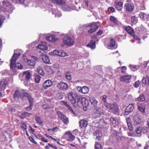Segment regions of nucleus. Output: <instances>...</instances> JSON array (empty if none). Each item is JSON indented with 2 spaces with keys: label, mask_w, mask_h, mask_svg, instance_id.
<instances>
[{
  "label": "nucleus",
  "mask_w": 149,
  "mask_h": 149,
  "mask_svg": "<svg viewBox=\"0 0 149 149\" xmlns=\"http://www.w3.org/2000/svg\"><path fill=\"white\" fill-rule=\"evenodd\" d=\"M68 98L74 106H77L80 101L81 97L78 96L75 93L71 92L68 93Z\"/></svg>",
  "instance_id": "f257e3e1"
},
{
  "label": "nucleus",
  "mask_w": 149,
  "mask_h": 149,
  "mask_svg": "<svg viewBox=\"0 0 149 149\" xmlns=\"http://www.w3.org/2000/svg\"><path fill=\"white\" fill-rule=\"evenodd\" d=\"M20 54L19 53L15 54L14 53L10 60V68L13 69L15 67H17L19 69H22L23 67L22 65L19 63H16V61L17 60Z\"/></svg>",
  "instance_id": "f03ea898"
},
{
  "label": "nucleus",
  "mask_w": 149,
  "mask_h": 149,
  "mask_svg": "<svg viewBox=\"0 0 149 149\" xmlns=\"http://www.w3.org/2000/svg\"><path fill=\"white\" fill-rule=\"evenodd\" d=\"M24 93H26L27 94H30L24 91L18 90H16L15 91L13 94V98L17 101H18L21 99L24 100V97H26V95H24Z\"/></svg>",
  "instance_id": "7ed1b4c3"
},
{
  "label": "nucleus",
  "mask_w": 149,
  "mask_h": 149,
  "mask_svg": "<svg viewBox=\"0 0 149 149\" xmlns=\"http://www.w3.org/2000/svg\"><path fill=\"white\" fill-rule=\"evenodd\" d=\"M3 6L5 7V11H6L11 13L14 9V7L7 0H4L3 1Z\"/></svg>",
  "instance_id": "20e7f679"
},
{
  "label": "nucleus",
  "mask_w": 149,
  "mask_h": 149,
  "mask_svg": "<svg viewBox=\"0 0 149 149\" xmlns=\"http://www.w3.org/2000/svg\"><path fill=\"white\" fill-rule=\"evenodd\" d=\"M105 111L101 108H96L95 109L92 114L93 116L95 119L100 117L101 115L104 114Z\"/></svg>",
  "instance_id": "39448f33"
},
{
  "label": "nucleus",
  "mask_w": 149,
  "mask_h": 149,
  "mask_svg": "<svg viewBox=\"0 0 149 149\" xmlns=\"http://www.w3.org/2000/svg\"><path fill=\"white\" fill-rule=\"evenodd\" d=\"M64 3L62 4H60L62 9L65 11H70L72 10H77L75 6L71 4L70 6L66 4V0H64Z\"/></svg>",
  "instance_id": "423d86ee"
},
{
  "label": "nucleus",
  "mask_w": 149,
  "mask_h": 149,
  "mask_svg": "<svg viewBox=\"0 0 149 149\" xmlns=\"http://www.w3.org/2000/svg\"><path fill=\"white\" fill-rule=\"evenodd\" d=\"M31 77V74L28 71L21 73L19 75V78L21 81H29Z\"/></svg>",
  "instance_id": "0eeeda50"
},
{
  "label": "nucleus",
  "mask_w": 149,
  "mask_h": 149,
  "mask_svg": "<svg viewBox=\"0 0 149 149\" xmlns=\"http://www.w3.org/2000/svg\"><path fill=\"white\" fill-rule=\"evenodd\" d=\"M63 42L65 45L69 46L72 45L74 44V40L70 36L67 35L63 38Z\"/></svg>",
  "instance_id": "6e6552de"
},
{
  "label": "nucleus",
  "mask_w": 149,
  "mask_h": 149,
  "mask_svg": "<svg viewBox=\"0 0 149 149\" xmlns=\"http://www.w3.org/2000/svg\"><path fill=\"white\" fill-rule=\"evenodd\" d=\"M64 137L66 141L70 142H72L75 139V136L72 134L70 131L66 132L64 135Z\"/></svg>",
  "instance_id": "1a4fd4ad"
},
{
  "label": "nucleus",
  "mask_w": 149,
  "mask_h": 149,
  "mask_svg": "<svg viewBox=\"0 0 149 149\" xmlns=\"http://www.w3.org/2000/svg\"><path fill=\"white\" fill-rule=\"evenodd\" d=\"M57 113L58 117L62 120L64 124L67 125L69 122L68 118H67L60 111H57Z\"/></svg>",
  "instance_id": "9d476101"
},
{
  "label": "nucleus",
  "mask_w": 149,
  "mask_h": 149,
  "mask_svg": "<svg viewBox=\"0 0 149 149\" xmlns=\"http://www.w3.org/2000/svg\"><path fill=\"white\" fill-rule=\"evenodd\" d=\"M56 86L60 90L63 91H66L68 88V85L63 82H60L57 83Z\"/></svg>",
  "instance_id": "9b49d317"
},
{
  "label": "nucleus",
  "mask_w": 149,
  "mask_h": 149,
  "mask_svg": "<svg viewBox=\"0 0 149 149\" xmlns=\"http://www.w3.org/2000/svg\"><path fill=\"white\" fill-rule=\"evenodd\" d=\"M134 6L133 5L130 3H125L124 5V8L127 12L131 13L134 10Z\"/></svg>",
  "instance_id": "f8f14e48"
},
{
  "label": "nucleus",
  "mask_w": 149,
  "mask_h": 149,
  "mask_svg": "<svg viewBox=\"0 0 149 149\" xmlns=\"http://www.w3.org/2000/svg\"><path fill=\"white\" fill-rule=\"evenodd\" d=\"M24 95H26V97L28 98L30 104V106L26 107V109L27 110H31L32 106L33 105V99L31 97L30 94H27L26 93H24Z\"/></svg>",
  "instance_id": "ddd939ff"
},
{
  "label": "nucleus",
  "mask_w": 149,
  "mask_h": 149,
  "mask_svg": "<svg viewBox=\"0 0 149 149\" xmlns=\"http://www.w3.org/2000/svg\"><path fill=\"white\" fill-rule=\"evenodd\" d=\"M137 106L139 110L141 112L144 113H145V109L146 106H149V103H147L146 104L144 103H137Z\"/></svg>",
  "instance_id": "4468645a"
},
{
  "label": "nucleus",
  "mask_w": 149,
  "mask_h": 149,
  "mask_svg": "<svg viewBox=\"0 0 149 149\" xmlns=\"http://www.w3.org/2000/svg\"><path fill=\"white\" fill-rule=\"evenodd\" d=\"M8 84V81L6 79H0V91H3L5 89Z\"/></svg>",
  "instance_id": "2eb2a0df"
},
{
  "label": "nucleus",
  "mask_w": 149,
  "mask_h": 149,
  "mask_svg": "<svg viewBox=\"0 0 149 149\" xmlns=\"http://www.w3.org/2000/svg\"><path fill=\"white\" fill-rule=\"evenodd\" d=\"M133 121L134 125H138L141 123L142 120L139 116L136 115L134 116Z\"/></svg>",
  "instance_id": "dca6fc26"
},
{
  "label": "nucleus",
  "mask_w": 149,
  "mask_h": 149,
  "mask_svg": "<svg viewBox=\"0 0 149 149\" xmlns=\"http://www.w3.org/2000/svg\"><path fill=\"white\" fill-rule=\"evenodd\" d=\"M114 5L117 10L119 11L122 10L123 5V2L121 1H116L114 3Z\"/></svg>",
  "instance_id": "f3484780"
},
{
  "label": "nucleus",
  "mask_w": 149,
  "mask_h": 149,
  "mask_svg": "<svg viewBox=\"0 0 149 149\" xmlns=\"http://www.w3.org/2000/svg\"><path fill=\"white\" fill-rule=\"evenodd\" d=\"M134 109V104H130L126 108L125 111V114L126 115H128L132 112Z\"/></svg>",
  "instance_id": "a211bd4d"
},
{
  "label": "nucleus",
  "mask_w": 149,
  "mask_h": 149,
  "mask_svg": "<svg viewBox=\"0 0 149 149\" xmlns=\"http://www.w3.org/2000/svg\"><path fill=\"white\" fill-rule=\"evenodd\" d=\"M52 82L50 80L45 81L43 84V86L45 89L52 86Z\"/></svg>",
  "instance_id": "6ab92c4d"
},
{
  "label": "nucleus",
  "mask_w": 149,
  "mask_h": 149,
  "mask_svg": "<svg viewBox=\"0 0 149 149\" xmlns=\"http://www.w3.org/2000/svg\"><path fill=\"white\" fill-rule=\"evenodd\" d=\"M80 101L84 107H86L88 106L89 103L88 101L85 98L81 97Z\"/></svg>",
  "instance_id": "aec40b11"
},
{
  "label": "nucleus",
  "mask_w": 149,
  "mask_h": 149,
  "mask_svg": "<svg viewBox=\"0 0 149 149\" xmlns=\"http://www.w3.org/2000/svg\"><path fill=\"white\" fill-rule=\"evenodd\" d=\"M98 26L95 24H92L91 26L90 30H88V32L90 33L95 31L98 29Z\"/></svg>",
  "instance_id": "412c9836"
},
{
  "label": "nucleus",
  "mask_w": 149,
  "mask_h": 149,
  "mask_svg": "<svg viewBox=\"0 0 149 149\" xmlns=\"http://www.w3.org/2000/svg\"><path fill=\"white\" fill-rule=\"evenodd\" d=\"M131 75H126L120 77V80L122 81L128 82L131 77Z\"/></svg>",
  "instance_id": "4be33fe9"
},
{
  "label": "nucleus",
  "mask_w": 149,
  "mask_h": 149,
  "mask_svg": "<svg viewBox=\"0 0 149 149\" xmlns=\"http://www.w3.org/2000/svg\"><path fill=\"white\" fill-rule=\"evenodd\" d=\"M124 28L126 31L131 35H133L134 33V31L133 29L129 26H124Z\"/></svg>",
  "instance_id": "5701e85b"
},
{
  "label": "nucleus",
  "mask_w": 149,
  "mask_h": 149,
  "mask_svg": "<svg viewBox=\"0 0 149 149\" xmlns=\"http://www.w3.org/2000/svg\"><path fill=\"white\" fill-rule=\"evenodd\" d=\"M89 99L91 104L95 107L97 106L98 101L95 97L92 96H90L89 97Z\"/></svg>",
  "instance_id": "b1692460"
},
{
  "label": "nucleus",
  "mask_w": 149,
  "mask_h": 149,
  "mask_svg": "<svg viewBox=\"0 0 149 149\" xmlns=\"http://www.w3.org/2000/svg\"><path fill=\"white\" fill-rule=\"evenodd\" d=\"M38 47L42 50H47L48 49L46 44L45 42H42L41 44L38 45Z\"/></svg>",
  "instance_id": "393cba45"
},
{
  "label": "nucleus",
  "mask_w": 149,
  "mask_h": 149,
  "mask_svg": "<svg viewBox=\"0 0 149 149\" xmlns=\"http://www.w3.org/2000/svg\"><path fill=\"white\" fill-rule=\"evenodd\" d=\"M79 127L81 128H82L83 127H86L88 125L87 121L86 120H81L79 123Z\"/></svg>",
  "instance_id": "a878e982"
},
{
  "label": "nucleus",
  "mask_w": 149,
  "mask_h": 149,
  "mask_svg": "<svg viewBox=\"0 0 149 149\" xmlns=\"http://www.w3.org/2000/svg\"><path fill=\"white\" fill-rule=\"evenodd\" d=\"M142 82L143 84L144 85L147 84L149 86V77L146 75V76L143 77L142 80Z\"/></svg>",
  "instance_id": "bb28decb"
},
{
  "label": "nucleus",
  "mask_w": 149,
  "mask_h": 149,
  "mask_svg": "<svg viewBox=\"0 0 149 149\" xmlns=\"http://www.w3.org/2000/svg\"><path fill=\"white\" fill-rule=\"evenodd\" d=\"M95 135L96 136V140H99L102 136V134L100 131L99 130H96L95 133Z\"/></svg>",
  "instance_id": "cd10ccee"
},
{
  "label": "nucleus",
  "mask_w": 149,
  "mask_h": 149,
  "mask_svg": "<svg viewBox=\"0 0 149 149\" xmlns=\"http://www.w3.org/2000/svg\"><path fill=\"white\" fill-rule=\"evenodd\" d=\"M118 109V107L116 103H114L113 104H111L110 109L114 112L115 111L117 112Z\"/></svg>",
  "instance_id": "c85d7f7f"
},
{
  "label": "nucleus",
  "mask_w": 149,
  "mask_h": 149,
  "mask_svg": "<svg viewBox=\"0 0 149 149\" xmlns=\"http://www.w3.org/2000/svg\"><path fill=\"white\" fill-rule=\"evenodd\" d=\"M126 120L129 130H131L132 128L131 119L130 118H126Z\"/></svg>",
  "instance_id": "c756f323"
},
{
  "label": "nucleus",
  "mask_w": 149,
  "mask_h": 149,
  "mask_svg": "<svg viewBox=\"0 0 149 149\" xmlns=\"http://www.w3.org/2000/svg\"><path fill=\"white\" fill-rule=\"evenodd\" d=\"M61 102L67 108H68V109L70 111H71L72 113L74 114V113L72 109V108L68 104L67 102L64 101H61Z\"/></svg>",
  "instance_id": "7c9ffc66"
},
{
  "label": "nucleus",
  "mask_w": 149,
  "mask_h": 149,
  "mask_svg": "<svg viewBox=\"0 0 149 149\" xmlns=\"http://www.w3.org/2000/svg\"><path fill=\"white\" fill-rule=\"evenodd\" d=\"M145 100V96L144 94L140 95L139 96L135 99V101L142 102Z\"/></svg>",
  "instance_id": "2f4dec72"
},
{
  "label": "nucleus",
  "mask_w": 149,
  "mask_h": 149,
  "mask_svg": "<svg viewBox=\"0 0 149 149\" xmlns=\"http://www.w3.org/2000/svg\"><path fill=\"white\" fill-rule=\"evenodd\" d=\"M87 46L91 49H94L95 47V41L92 40H91L90 42L87 45Z\"/></svg>",
  "instance_id": "473e14b6"
},
{
  "label": "nucleus",
  "mask_w": 149,
  "mask_h": 149,
  "mask_svg": "<svg viewBox=\"0 0 149 149\" xmlns=\"http://www.w3.org/2000/svg\"><path fill=\"white\" fill-rule=\"evenodd\" d=\"M42 61L45 63H48L50 61L48 56L46 55H42Z\"/></svg>",
  "instance_id": "72a5a7b5"
},
{
  "label": "nucleus",
  "mask_w": 149,
  "mask_h": 149,
  "mask_svg": "<svg viewBox=\"0 0 149 149\" xmlns=\"http://www.w3.org/2000/svg\"><path fill=\"white\" fill-rule=\"evenodd\" d=\"M110 21L113 23L115 25H117L118 22L117 19L113 16H111L110 17Z\"/></svg>",
  "instance_id": "f704fd0d"
},
{
  "label": "nucleus",
  "mask_w": 149,
  "mask_h": 149,
  "mask_svg": "<svg viewBox=\"0 0 149 149\" xmlns=\"http://www.w3.org/2000/svg\"><path fill=\"white\" fill-rule=\"evenodd\" d=\"M37 71L39 74L42 75H43L45 74L43 68L40 66H38V67Z\"/></svg>",
  "instance_id": "c9c22d12"
},
{
  "label": "nucleus",
  "mask_w": 149,
  "mask_h": 149,
  "mask_svg": "<svg viewBox=\"0 0 149 149\" xmlns=\"http://www.w3.org/2000/svg\"><path fill=\"white\" fill-rule=\"evenodd\" d=\"M27 62V64L30 66L33 67L34 66L35 63L34 61L32 60H28L26 59V61H25V62Z\"/></svg>",
  "instance_id": "e433bc0d"
},
{
  "label": "nucleus",
  "mask_w": 149,
  "mask_h": 149,
  "mask_svg": "<svg viewBox=\"0 0 149 149\" xmlns=\"http://www.w3.org/2000/svg\"><path fill=\"white\" fill-rule=\"evenodd\" d=\"M139 16L141 19L144 20H145L148 17V16L146 14L143 12L140 13L139 15Z\"/></svg>",
  "instance_id": "4c0bfd02"
},
{
  "label": "nucleus",
  "mask_w": 149,
  "mask_h": 149,
  "mask_svg": "<svg viewBox=\"0 0 149 149\" xmlns=\"http://www.w3.org/2000/svg\"><path fill=\"white\" fill-rule=\"evenodd\" d=\"M110 120L111 122L113 124H115L116 125H118V121L117 119L116 118L113 117H111L110 118Z\"/></svg>",
  "instance_id": "58836bf2"
},
{
  "label": "nucleus",
  "mask_w": 149,
  "mask_h": 149,
  "mask_svg": "<svg viewBox=\"0 0 149 149\" xmlns=\"http://www.w3.org/2000/svg\"><path fill=\"white\" fill-rule=\"evenodd\" d=\"M50 1L58 5L62 4L64 3V0H50Z\"/></svg>",
  "instance_id": "ea45409f"
},
{
  "label": "nucleus",
  "mask_w": 149,
  "mask_h": 149,
  "mask_svg": "<svg viewBox=\"0 0 149 149\" xmlns=\"http://www.w3.org/2000/svg\"><path fill=\"white\" fill-rule=\"evenodd\" d=\"M129 67L133 71L137 70L140 68V66L139 65H129Z\"/></svg>",
  "instance_id": "a19ab883"
},
{
  "label": "nucleus",
  "mask_w": 149,
  "mask_h": 149,
  "mask_svg": "<svg viewBox=\"0 0 149 149\" xmlns=\"http://www.w3.org/2000/svg\"><path fill=\"white\" fill-rule=\"evenodd\" d=\"M48 145L45 146L44 148L45 149H49V147L52 148L53 149H57V147L55 146H53L52 144L50 143H48Z\"/></svg>",
  "instance_id": "79ce46f5"
},
{
  "label": "nucleus",
  "mask_w": 149,
  "mask_h": 149,
  "mask_svg": "<svg viewBox=\"0 0 149 149\" xmlns=\"http://www.w3.org/2000/svg\"><path fill=\"white\" fill-rule=\"evenodd\" d=\"M89 91L88 88L86 86H84L82 88L81 93L86 94Z\"/></svg>",
  "instance_id": "37998d69"
},
{
  "label": "nucleus",
  "mask_w": 149,
  "mask_h": 149,
  "mask_svg": "<svg viewBox=\"0 0 149 149\" xmlns=\"http://www.w3.org/2000/svg\"><path fill=\"white\" fill-rule=\"evenodd\" d=\"M46 39L47 40L51 42H53L57 39H56L54 36H47L46 37Z\"/></svg>",
  "instance_id": "c03bdc74"
},
{
  "label": "nucleus",
  "mask_w": 149,
  "mask_h": 149,
  "mask_svg": "<svg viewBox=\"0 0 149 149\" xmlns=\"http://www.w3.org/2000/svg\"><path fill=\"white\" fill-rule=\"evenodd\" d=\"M142 127H139L136 128L135 132L137 134L139 135V136L141 135V133L142 132Z\"/></svg>",
  "instance_id": "a18cd8bd"
},
{
  "label": "nucleus",
  "mask_w": 149,
  "mask_h": 149,
  "mask_svg": "<svg viewBox=\"0 0 149 149\" xmlns=\"http://www.w3.org/2000/svg\"><path fill=\"white\" fill-rule=\"evenodd\" d=\"M52 14L55 15V17H60L61 15V14L60 12L57 10H55L54 12H52Z\"/></svg>",
  "instance_id": "49530a36"
},
{
  "label": "nucleus",
  "mask_w": 149,
  "mask_h": 149,
  "mask_svg": "<svg viewBox=\"0 0 149 149\" xmlns=\"http://www.w3.org/2000/svg\"><path fill=\"white\" fill-rule=\"evenodd\" d=\"M115 40L113 39H111L110 40L109 46L110 47H113L115 45Z\"/></svg>",
  "instance_id": "de8ad7c7"
},
{
  "label": "nucleus",
  "mask_w": 149,
  "mask_h": 149,
  "mask_svg": "<svg viewBox=\"0 0 149 149\" xmlns=\"http://www.w3.org/2000/svg\"><path fill=\"white\" fill-rule=\"evenodd\" d=\"M61 51V50H55L53 51V53L54 55H56L58 56H60Z\"/></svg>",
  "instance_id": "09e8293b"
},
{
  "label": "nucleus",
  "mask_w": 149,
  "mask_h": 149,
  "mask_svg": "<svg viewBox=\"0 0 149 149\" xmlns=\"http://www.w3.org/2000/svg\"><path fill=\"white\" fill-rule=\"evenodd\" d=\"M95 149H102L101 145L97 142H96L95 144Z\"/></svg>",
  "instance_id": "8fccbe9b"
},
{
  "label": "nucleus",
  "mask_w": 149,
  "mask_h": 149,
  "mask_svg": "<svg viewBox=\"0 0 149 149\" xmlns=\"http://www.w3.org/2000/svg\"><path fill=\"white\" fill-rule=\"evenodd\" d=\"M40 77L38 75H36L35 77V81L37 83H39L40 79Z\"/></svg>",
  "instance_id": "3c124183"
},
{
  "label": "nucleus",
  "mask_w": 149,
  "mask_h": 149,
  "mask_svg": "<svg viewBox=\"0 0 149 149\" xmlns=\"http://www.w3.org/2000/svg\"><path fill=\"white\" fill-rule=\"evenodd\" d=\"M131 22L134 24H135L137 22V20L136 19L135 16H132L131 17Z\"/></svg>",
  "instance_id": "603ef678"
},
{
  "label": "nucleus",
  "mask_w": 149,
  "mask_h": 149,
  "mask_svg": "<svg viewBox=\"0 0 149 149\" xmlns=\"http://www.w3.org/2000/svg\"><path fill=\"white\" fill-rule=\"evenodd\" d=\"M13 2L15 3H24V0H12Z\"/></svg>",
  "instance_id": "864d4df0"
},
{
  "label": "nucleus",
  "mask_w": 149,
  "mask_h": 149,
  "mask_svg": "<svg viewBox=\"0 0 149 149\" xmlns=\"http://www.w3.org/2000/svg\"><path fill=\"white\" fill-rule=\"evenodd\" d=\"M35 119L37 123H39L40 124H42V122L41 121L40 117H36L35 118Z\"/></svg>",
  "instance_id": "5fc2aeb1"
},
{
  "label": "nucleus",
  "mask_w": 149,
  "mask_h": 149,
  "mask_svg": "<svg viewBox=\"0 0 149 149\" xmlns=\"http://www.w3.org/2000/svg\"><path fill=\"white\" fill-rule=\"evenodd\" d=\"M102 97V100L104 102V103H106L107 102V96L105 95H104Z\"/></svg>",
  "instance_id": "6e6d98bb"
},
{
  "label": "nucleus",
  "mask_w": 149,
  "mask_h": 149,
  "mask_svg": "<svg viewBox=\"0 0 149 149\" xmlns=\"http://www.w3.org/2000/svg\"><path fill=\"white\" fill-rule=\"evenodd\" d=\"M61 52L60 56L65 57L68 56L67 54L64 51L61 50Z\"/></svg>",
  "instance_id": "4d7b16f0"
},
{
  "label": "nucleus",
  "mask_w": 149,
  "mask_h": 149,
  "mask_svg": "<svg viewBox=\"0 0 149 149\" xmlns=\"http://www.w3.org/2000/svg\"><path fill=\"white\" fill-rule=\"evenodd\" d=\"M21 127L22 129H23L24 131L26 130L27 127L25 123H22L21 126Z\"/></svg>",
  "instance_id": "13d9d810"
},
{
  "label": "nucleus",
  "mask_w": 149,
  "mask_h": 149,
  "mask_svg": "<svg viewBox=\"0 0 149 149\" xmlns=\"http://www.w3.org/2000/svg\"><path fill=\"white\" fill-rule=\"evenodd\" d=\"M4 19V17L2 15H0V26L2 25Z\"/></svg>",
  "instance_id": "bf43d9fd"
},
{
  "label": "nucleus",
  "mask_w": 149,
  "mask_h": 149,
  "mask_svg": "<svg viewBox=\"0 0 149 149\" xmlns=\"http://www.w3.org/2000/svg\"><path fill=\"white\" fill-rule=\"evenodd\" d=\"M83 5H84V8H87V7L88 6V1L87 0H85L83 3Z\"/></svg>",
  "instance_id": "052dcab7"
},
{
  "label": "nucleus",
  "mask_w": 149,
  "mask_h": 149,
  "mask_svg": "<svg viewBox=\"0 0 149 149\" xmlns=\"http://www.w3.org/2000/svg\"><path fill=\"white\" fill-rule=\"evenodd\" d=\"M140 84V81H136L134 84V86L135 87L137 88L138 87Z\"/></svg>",
  "instance_id": "680f3d73"
},
{
  "label": "nucleus",
  "mask_w": 149,
  "mask_h": 149,
  "mask_svg": "<svg viewBox=\"0 0 149 149\" xmlns=\"http://www.w3.org/2000/svg\"><path fill=\"white\" fill-rule=\"evenodd\" d=\"M111 104L108 103L107 102L104 103V105L106 106V107L109 109H110Z\"/></svg>",
  "instance_id": "e2e57ef3"
},
{
  "label": "nucleus",
  "mask_w": 149,
  "mask_h": 149,
  "mask_svg": "<svg viewBox=\"0 0 149 149\" xmlns=\"http://www.w3.org/2000/svg\"><path fill=\"white\" fill-rule=\"evenodd\" d=\"M29 140L32 143H34L35 144H37V142L35 141L33 138L32 137L30 136L29 137Z\"/></svg>",
  "instance_id": "0e129e2a"
},
{
  "label": "nucleus",
  "mask_w": 149,
  "mask_h": 149,
  "mask_svg": "<svg viewBox=\"0 0 149 149\" xmlns=\"http://www.w3.org/2000/svg\"><path fill=\"white\" fill-rule=\"evenodd\" d=\"M45 135L47 138H48L49 139H51L54 140L55 141H56L57 139L54 138L52 136H49V135H48V134H45Z\"/></svg>",
  "instance_id": "69168bd1"
},
{
  "label": "nucleus",
  "mask_w": 149,
  "mask_h": 149,
  "mask_svg": "<svg viewBox=\"0 0 149 149\" xmlns=\"http://www.w3.org/2000/svg\"><path fill=\"white\" fill-rule=\"evenodd\" d=\"M127 68L125 66H123L122 68L121 69V72L123 73H124L126 72V70Z\"/></svg>",
  "instance_id": "338daca9"
},
{
  "label": "nucleus",
  "mask_w": 149,
  "mask_h": 149,
  "mask_svg": "<svg viewBox=\"0 0 149 149\" xmlns=\"http://www.w3.org/2000/svg\"><path fill=\"white\" fill-rule=\"evenodd\" d=\"M115 10V8L113 7H110L108 8V11L111 13L114 12Z\"/></svg>",
  "instance_id": "774afa93"
}]
</instances>
